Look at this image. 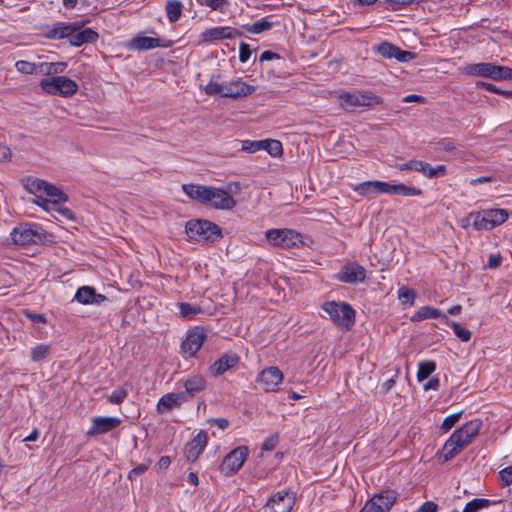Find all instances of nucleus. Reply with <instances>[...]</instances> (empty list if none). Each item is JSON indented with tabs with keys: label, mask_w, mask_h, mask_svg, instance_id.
Instances as JSON below:
<instances>
[{
	"label": "nucleus",
	"mask_w": 512,
	"mask_h": 512,
	"mask_svg": "<svg viewBox=\"0 0 512 512\" xmlns=\"http://www.w3.org/2000/svg\"><path fill=\"white\" fill-rule=\"evenodd\" d=\"M171 46L170 41H166L163 43L158 38H153L145 35H137L133 37L128 44L129 49L136 51H145L150 50L157 47L168 48Z\"/></svg>",
	"instance_id": "obj_23"
},
{
	"label": "nucleus",
	"mask_w": 512,
	"mask_h": 512,
	"mask_svg": "<svg viewBox=\"0 0 512 512\" xmlns=\"http://www.w3.org/2000/svg\"><path fill=\"white\" fill-rule=\"evenodd\" d=\"M444 317H447V315L442 313L441 310L431 307V306H422L417 312H415L411 316V321L412 322H421L425 319H437V318H441L444 321Z\"/></svg>",
	"instance_id": "obj_30"
},
{
	"label": "nucleus",
	"mask_w": 512,
	"mask_h": 512,
	"mask_svg": "<svg viewBox=\"0 0 512 512\" xmlns=\"http://www.w3.org/2000/svg\"><path fill=\"white\" fill-rule=\"evenodd\" d=\"M272 27L273 23L268 21L266 18H262L251 25H243V29L251 34H260L262 32L270 30Z\"/></svg>",
	"instance_id": "obj_38"
},
{
	"label": "nucleus",
	"mask_w": 512,
	"mask_h": 512,
	"mask_svg": "<svg viewBox=\"0 0 512 512\" xmlns=\"http://www.w3.org/2000/svg\"><path fill=\"white\" fill-rule=\"evenodd\" d=\"M398 299L403 305L413 306L416 299V292L406 286H401L397 291Z\"/></svg>",
	"instance_id": "obj_41"
},
{
	"label": "nucleus",
	"mask_w": 512,
	"mask_h": 512,
	"mask_svg": "<svg viewBox=\"0 0 512 512\" xmlns=\"http://www.w3.org/2000/svg\"><path fill=\"white\" fill-rule=\"evenodd\" d=\"M263 148L262 150L267 151V153L272 157H279L283 154L282 143L279 140L275 139H266L263 140Z\"/></svg>",
	"instance_id": "obj_43"
},
{
	"label": "nucleus",
	"mask_w": 512,
	"mask_h": 512,
	"mask_svg": "<svg viewBox=\"0 0 512 512\" xmlns=\"http://www.w3.org/2000/svg\"><path fill=\"white\" fill-rule=\"evenodd\" d=\"M25 188L29 193L34 195L42 194L50 198L53 204L66 202L68 196L59 188L42 179L28 177L25 182Z\"/></svg>",
	"instance_id": "obj_8"
},
{
	"label": "nucleus",
	"mask_w": 512,
	"mask_h": 512,
	"mask_svg": "<svg viewBox=\"0 0 512 512\" xmlns=\"http://www.w3.org/2000/svg\"><path fill=\"white\" fill-rule=\"evenodd\" d=\"M179 308V315L180 317L188 320L195 319V317L202 313L203 310L198 305H193L190 303L182 302L177 304Z\"/></svg>",
	"instance_id": "obj_37"
},
{
	"label": "nucleus",
	"mask_w": 512,
	"mask_h": 512,
	"mask_svg": "<svg viewBox=\"0 0 512 512\" xmlns=\"http://www.w3.org/2000/svg\"><path fill=\"white\" fill-rule=\"evenodd\" d=\"M422 169L419 167L418 172L422 173L428 179L442 177L446 174L447 168L445 165H437L432 167L429 163L421 161Z\"/></svg>",
	"instance_id": "obj_35"
},
{
	"label": "nucleus",
	"mask_w": 512,
	"mask_h": 512,
	"mask_svg": "<svg viewBox=\"0 0 512 512\" xmlns=\"http://www.w3.org/2000/svg\"><path fill=\"white\" fill-rule=\"evenodd\" d=\"M422 194H423L422 190L417 187H414V186H408L403 183L395 184V186H394V194L393 195L414 197V196H421Z\"/></svg>",
	"instance_id": "obj_40"
},
{
	"label": "nucleus",
	"mask_w": 512,
	"mask_h": 512,
	"mask_svg": "<svg viewBox=\"0 0 512 512\" xmlns=\"http://www.w3.org/2000/svg\"><path fill=\"white\" fill-rule=\"evenodd\" d=\"M40 87L49 95H58L62 97H71L76 94L78 90V84L66 76H55L52 78L42 79Z\"/></svg>",
	"instance_id": "obj_7"
},
{
	"label": "nucleus",
	"mask_w": 512,
	"mask_h": 512,
	"mask_svg": "<svg viewBox=\"0 0 512 512\" xmlns=\"http://www.w3.org/2000/svg\"><path fill=\"white\" fill-rule=\"evenodd\" d=\"M24 315L27 319H29L33 323H42L45 324L47 322V318L44 314L37 313L30 310H25Z\"/></svg>",
	"instance_id": "obj_54"
},
{
	"label": "nucleus",
	"mask_w": 512,
	"mask_h": 512,
	"mask_svg": "<svg viewBox=\"0 0 512 512\" xmlns=\"http://www.w3.org/2000/svg\"><path fill=\"white\" fill-rule=\"evenodd\" d=\"M128 395V391L126 388L124 387H118L117 389H115L109 396H108V401L111 403V404H116V405H119L121 404L124 399L127 397Z\"/></svg>",
	"instance_id": "obj_48"
},
{
	"label": "nucleus",
	"mask_w": 512,
	"mask_h": 512,
	"mask_svg": "<svg viewBox=\"0 0 512 512\" xmlns=\"http://www.w3.org/2000/svg\"><path fill=\"white\" fill-rule=\"evenodd\" d=\"M436 370L434 361H422L418 364L417 379L423 381L427 379Z\"/></svg>",
	"instance_id": "obj_44"
},
{
	"label": "nucleus",
	"mask_w": 512,
	"mask_h": 512,
	"mask_svg": "<svg viewBox=\"0 0 512 512\" xmlns=\"http://www.w3.org/2000/svg\"><path fill=\"white\" fill-rule=\"evenodd\" d=\"M499 478L505 486L512 484V465L499 471Z\"/></svg>",
	"instance_id": "obj_56"
},
{
	"label": "nucleus",
	"mask_w": 512,
	"mask_h": 512,
	"mask_svg": "<svg viewBox=\"0 0 512 512\" xmlns=\"http://www.w3.org/2000/svg\"><path fill=\"white\" fill-rule=\"evenodd\" d=\"M374 50L380 54L383 58L391 59L395 58L399 62H409L415 58V54L400 49L398 46L384 41L378 44Z\"/></svg>",
	"instance_id": "obj_18"
},
{
	"label": "nucleus",
	"mask_w": 512,
	"mask_h": 512,
	"mask_svg": "<svg viewBox=\"0 0 512 512\" xmlns=\"http://www.w3.org/2000/svg\"><path fill=\"white\" fill-rule=\"evenodd\" d=\"M444 323L453 329L454 334L463 342H468L471 339V332L462 327L459 323L444 317Z\"/></svg>",
	"instance_id": "obj_39"
},
{
	"label": "nucleus",
	"mask_w": 512,
	"mask_h": 512,
	"mask_svg": "<svg viewBox=\"0 0 512 512\" xmlns=\"http://www.w3.org/2000/svg\"><path fill=\"white\" fill-rule=\"evenodd\" d=\"M491 229L503 224L508 219V212L505 209H485Z\"/></svg>",
	"instance_id": "obj_32"
},
{
	"label": "nucleus",
	"mask_w": 512,
	"mask_h": 512,
	"mask_svg": "<svg viewBox=\"0 0 512 512\" xmlns=\"http://www.w3.org/2000/svg\"><path fill=\"white\" fill-rule=\"evenodd\" d=\"M242 35L243 33L234 27L219 26L206 29L200 34V37L203 42L211 43L217 40L234 39Z\"/></svg>",
	"instance_id": "obj_19"
},
{
	"label": "nucleus",
	"mask_w": 512,
	"mask_h": 512,
	"mask_svg": "<svg viewBox=\"0 0 512 512\" xmlns=\"http://www.w3.org/2000/svg\"><path fill=\"white\" fill-rule=\"evenodd\" d=\"M263 143H264L263 140H259V141L245 140L242 142V150L246 151L248 153H254V152L260 151L264 147Z\"/></svg>",
	"instance_id": "obj_52"
},
{
	"label": "nucleus",
	"mask_w": 512,
	"mask_h": 512,
	"mask_svg": "<svg viewBox=\"0 0 512 512\" xmlns=\"http://www.w3.org/2000/svg\"><path fill=\"white\" fill-rule=\"evenodd\" d=\"M468 220L472 221V226L476 230H491L485 210L470 213Z\"/></svg>",
	"instance_id": "obj_34"
},
{
	"label": "nucleus",
	"mask_w": 512,
	"mask_h": 512,
	"mask_svg": "<svg viewBox=\"0 0 512 512\" xmlns=\"http://www.w3.org/2000/svg\"><path fill=\"white\" fill-rule=\"evenodd\" d=\"M490 505V500L485 498H474L469 501L462 512H478L479 510L486 508Z\"/></svg>",
	"instance_id": "obj_46"
},
{
	"label": "nucleus",
	"mask_w": 512,
	"mask_h": 512,
	"mask_svg": "<svg viewBox=\"0 0 512 512\" xmlns=\"http://www.w3.org/2000/svg\"><path fill=\"white\" fill-rule=\"evenodd\" d=\"M277 443H278V437H276V436L268 437L265 439V441L262 444V450L272 451L275 449Z\"/></svg>",
	"instance_id": "obj_60"
},
{
	"label": "nucleus",
	"mask_w": 512,
	"mask_h": 512,
	"mask_svg": "<svg viewBox=\"0 0 512 512\" xmlns=\"http://www.w3.org/2000/svg\"><path fill=\"white\" fill-rule=\"evenodd\" d=\"M11 155L10 148L0 144V162L10 160Z\"/></svg>",
	"instance_id": "obj_64"
},
{
	"label": "nucleus",
	"mask_w": 512,
	"mask_h": 512,
	"mask_svg": "<svg viewBox=\"0 0 512 512\" xmlns=\"http://www.w3.org/2000/svg\"><path fill=\"white\" fill-rule=\"evenodd\" d=\"M207 442V433L203 430L199 431L197 435L185 446L184 453L187 461L195 462L204 451Z\"/></svg>",
	"instance_id": "obj_21"
},
{
	"label": "nucleus",
	"mask_w": 512,
	"mask_h": 512,
	"mask_svg": "<svg viewBox=\"0 0 512 512\" xmlns=\"http://www.w3.org/2000/svg\"><path fill=\"white\" fill-rule=\"evenodd\" d=\"M417 0H383L384 3L387 4L386 8L392 11L399 10L404 6L413 4Z\"/></svg>",
	"instance_id": "obj_53"
},
{
	"label": "nucleus",
	"mask_w": 512,
	"mask_h": 512,
	"mask_svg": "<svg viewBox=\"0 0 512 512\" xmlns=\"http://www.w3.org/2000/svg\"><path fill=\"white\" fill-rule=\"evenodd\" d=\"M249 454L247 446H238L230 451L222 460L219 471L224 476L236 474L243 466Z\"/></svg>",
	"instance_id": "obj_10"
},
{
	"label": "nucleus",
	"mask_w": 512,
	"mask_h": 512,
	"mask_svg": "<svg viewBox=\"0 0 512 512\" xmlns=\"http://www.w3.org/2000/svg\"><path fill=\"white\" fill-rule=\"evenodd\" d=\"M295 504V497L289 490H281L273 494L266 502L265 508L270 512H291Z\"/></svg>",
	"instance_id": "obj_15"
},
{
	"label": "nucleus",
	"mask_w": 512,
	"mask_h": 512,
	"mask_svg": "<svg viewBox=\"0 0 512 512\" xmlns=\"http://www.w3.org/2000/svg\"><path fill=\"white\" fill-rule=\"evenodd\" d=\"M238 362L239 357L236 353H225L211 365L210 372L215 377L220 376L235 367Z\"/></svg>",
	"instance_id": "obj_26"
},
{
	"label": "nucleus",
	"mask_w": 512,
	"mask_h": 512,
	"mask_svg": "<svg viewBox=\"0 0 512 512\" xmlns=\"http://www.w3.org/2000/svg\"><path fill=\"white\" fill-rule=\"evenodd\" d=\"M70 45L80 47L83 44L94 43L98 40L99 34L92 28H85L79 31V28L68 36Z\"/></svg>",
	"instance_id": "obj_28"
},
{
	"label": "nucleus",
	"mask_w": 512,
	"mask_h": 512,
	"mask_svg": "<svg viewBox=\"0 0 512 512\" xmlns=\"http://www.w3.org/2000/svg\"><path fill=\"white\" fill-rule=\"evenodd\" d=\"M283 373L276 366L263 369L257 376V382L265 392H275L283 381Z\"/></svg>",
	"instance_id": "obj_14"
},
{
	"label": "nucleus",
	"mask_w": 512,
	"mask_h": 512,
	"mask_svg": "<svg viewBox=\"0 0 512 512\" xmlns=\"http://www.w3.org/2000/svg\"><path fill=\"white\" fill-rule=\"evenodd\" d=\"M67 68L66 62H41L38 63V74L50 76L63 73Z\"/></svg>",
	"instance_id": "obj_31"
},
{
	"label": "nucleus",
	"mask_w": 512,
	"mask_h": 512,
	"mask_svg": "<svg viewBox=\"0 0 512 512\" xmlns=\"http://www.w3.org/2000/svg\"><path fill=\"white\" fill-rule=\"evenodd\" d=\"M207 204L215 209L230 210L235 207L236 200L226 190L210 186Z\"/></svg>",
	"instance_id": "obj_17"
},
{
	"label": "nucleus",
	"mask_w": 512,
	"mask_h": 512,
	"mask_svg": "<svg viewBox=\"0 0 512 512\" xmlns=\"http://www.w3.org/2000/svg\"><path fill=\"white\" fill-rule=\"evenodd\" d=\"M502 256L500 253L490 254L485 268L496 269L502 263Z\"/></svg>",
	"instance_id": "obj_58"
},
{
	"label": "nucleus",
	"mask_w": 512,
	"mask_h": 512,
	"mask_svg": "<svg viewBox=\"0 0 512 512\" xmlns=\"http://www.w3.org/2000/svg\"><path fill=\"white\" fill-rule=\"evenodd\" d=\"M10 236L15 245L27 247L42 243L45 239V232L37 224L25 223L14 227Z\"/></svg>",
	"instance_id": "obj_5"
},
{
	"label": "nucleus",
	"mask_w": 512,
	"mask_h": 512,
	"mask_svg": "<svg viewBox=\"0 0 512 512\" xmlns=\"http://www.w3.org/2000/svg\"><path fill=\"white\" fill-rule=\"evenodd\" d=\"M335 279L348 284L361 283L366 279V269L356 262H349L335 275Z\"/></svg>",
	"instance_id": "obj_13"
},
{
	"label": "nucleus",
	"mask_w": 512,
	"mask_h": 512,
	"mask_svg": "<svg viewBox=\"0 0 512 512\" xmlns=\"http://www.w3.org/2000/svg\"><path fill=\"white\" fill-rule=\"evenodd\" d=\"M481 427V420L473 419L463 424L459 429L455 430L444 444V460L447 461L452 459L455 455L467 447L478 435Z\"/></svg>",
	"instance_id": "obj_1"
},
{
	"label": "nucleus",
	"mask_w": 512,
	"mask_h": 512,
	"mask_svg": "<svg viewBox=\"0 0 512 512\" xmlns=\"http://www.w3.org/2000/svg\"><path fill=\"white\" fill-rule=\"evenodd\" d=\"M207 335L203 328L190 330L181 344V351L186 357L194 356L203 345Z\"/></svg>",
	"instance_id": "obj_16"
},
{
	"label": "nucleus",
	"mask_w": 512,
	"mask_h": 512,
	"mask_svg": "<svg viewBox=\"0 0 512 512\" xmlns=\"http://www.w3.org/2000/svg\"><path fill=\"white\" fill-rule=\"evenodd\" d=\"M419 167L422 168L421 160H410L408 162L399 164L397 166V169L400 170V171L413 170V171L418 172Z\"/></svg>",
	"instance_id": "obj_57"
},
{
	"label": "nucleus",
	"mask_w": 512,
	"mask_h": 512,
	"mask_svg": "<svg viewBox=\"0 0 512 512\" xmlns=\"http://www.w3.org/2000/svg\"><path fill=\"white\" fill-rule=\"evenodd\" d=\"M462 411L448 415L442 422L441 429L444 433L448 432L460 419Z\"/></svg>",
	"instance_id": "obj_51"
},
{
	"label": "nucleus",
	"mask_w": 512,
	"mask_h": 512,
	"mask_svg": "<svg viewBox=\"0 0 512 512\" xmlns=\"http://www.w3.org/2000/svg\"><path fill=\"white\" fill-rule=\"evenodd\" d=\"M251 49L250 46L245 43L241 42L239 45V60L241 63H246L249 58L251 57Z\"/></svg>",
	"instance_id": "obj_55"
},
{
	"label": "nucleus",
	"mask_w": 512,
	"mask_h": 512,
	"mask_svg": "<svg viewBox=\"0 0 512 512\" xmlns=\"http://www.w3.org/2000/svg\"><path fill=\"white\" fill-rule=\"evenodd\" d=\"M197 2L202 6L221 12H223L224 7L228 4L227 0H197Z\"/></svg>",
	"instance_id": "obj_50"
},
{
	"label": "nucleus",
	"mask_w": 512,
	"mask_h": 512,
	"mask_svg": "<svg viewBox=\"0 0 512 512\" xmlns=\"http://www.w3.org/2000/svg\"><path fill=\"white\" fill-rule=\"evenodd\" d=\"M462 72L469 76L490 78L495 81L512 80V68L488 62L468 64Z\"/></svg>",
	"instance_id": "obj_2"
},
{
	"label": "nucleus",
	"mask_w": 512,
	"mask_h": 512,
	"mask_svg": "<svg viewBox=\"0 0 512 512\" xmlns=\"http://www.w3.org/2000/svg\"><path fill=\"white\" fill-rule=\"evenodd\" d=\"M51 353V346L48 344H37L31 349V360L34 362L43 361Z\"/></svg>",
	"instance_id": "obj_42"
},
{
	"label": "nucleus",
	"mask_w": 512,
	"mask_h": 512,
	"mask_svg": "<svg viewBox=\"0 0 512 512\" xmlns=\"http://www.w3.org/2000/svg\"><path fill=\"white\" fill-rule=\"evenodd\" d=\"M378 187L379 180H370L358 183L353 187V191L360 196H367L369 194H379Z\"/></svg>",
	"instance_id": "obj_36"
},
{
	"label": "nucleus",
	"mask_w": 512,
	"mask_h": 512,
	"mask_svg": "<svg viewBox=\"0 0 512 512\" xmlns=\"http://www.w3.org/2000/svg\"><path fill=\"white\" fill-rule=\"evenodd\" d=\"M183 5L179 0H168L166 2L165 10L170 23L177 22L182 16Z\"/></svg>",
	"instance_id": "obj_33"
},
{
	"label": "nucleus",
	"mask_w": 512,
	"mask_h": 512,
	"mask_svg": "<svg viewBox=\"0 0 512 512\" xmlns=\"http://www.w3.org/2000/svg\"><path fill=\"white\" fill-rule=\"evenodd\" d=\"M476 86L478 88H482V89H485L489 92H492V93H496V94H500V95H503L505 97H512V91L510 90H501L499 88H497L495 85L491 84V83H487V82H477Z\"/></svg>",
	"instance_id": "obj_49"
},
{
	"label": "nucleus",
	"mask_w": 512,
	"mask_h": 512,
	"mask_svg": "<svg viewBox=\"0 0 512 512\" xmlns=\"http://www.w3.org/2000/svg\"><path fill=\"white\" fill-rule=\"evenodd\" d=\"M265 237L272 245L283 249L299 248L304 245L302 234L293 229H269Z\"/></svg>",
	"instance_id": "obj_6"
},
{
	"label": "nucleus",
	"mask_w": 512,
	"mask_h": 512,
	"mask_svg": "<svg viewBox=\"0 0 512 512\" xmlns=\"http://www.w3.org/2000/svg\"><path fill=\"white\" fill-rule=\"evenodd\" d=\"M322 309L338 327L349 330L354 325L355 311L350 304L327 301L322 304Z\"/></svg>",
	"instance_id": "obj_4"
},
{
	"label": "nucleus",
	"mask_w": 512,
	"mask_h": 512,
	"mask_svg": "<svg viewBox=\"0 0 512 512\" xmlns=\"http://www.w3.org/2000/svg\"><path fill=\"white\" fill-rule=\"evenodd\" d=\"M183 192L192 200H196L202 204H207L210 186L198 184H184Z\"/></svg>",
	"instance_id": "obj_29"
},
{
	"label": "nucleus",
	"mask_w": 512,
	"mask_h": 512,
	"mask_svg": "<svg viewBox=\"0 0 512 512\" xmlns=\"http://www.w3.org/2000/svg\"><path fill=\"white\" fill-rule=\"evenodd\" d=\"M344 109L353 111L356 107H371L382 103V98L371 92L352 94L343 93L340 95Z\"/></svg>",
	"instance_id": "obj_11"
},
{
	"label": "nucleus",
	"mask_w": 512,
	"mask_h": 512,
	"mask_svg": "<svg viewBox=\"0 0 512 512\" xmlns=\"http://www.w3.org/2000/svg\"><path fill=\"white\" fill-rule=\"evenodd\" d=\"M186 402L185 395L181 394V392L166 393L158 400L156 410L160 414L167 413L180 409Z\"/></svg>",
	"instance_id": "obj_22"
},
{
	"label": "nucleus",
	"mask_w": 512,
	"mask_h": 512,
	"mask_svg": "<svg viewBox=\"0 0 512 512\" xmlns=\"http://www.w3.org/2000/svg\"><path fill=\"white\" fill-rule=\"evenodd\" d=\"M394 186H395V184H390L388 182L379 181V187H378L379 194L393 195L394 194Z\"/></svg>",
	"instance_id": "obj_59"
},
{
	"label": "nucleus",
	"mask_w": 512,
	"mask_h": 512,
	"mask_svg": "<svg viewBox=\"0 0 512 512\" xmlns=\"http://www.w3.org/2000/svg\"><path fill=\"white\" fill-rule=\"evenodd\" d=\"M74 300L82 305H101L107 297L96 292L94 287L82 286L75 293Z\"/></svg>",
	"instance_id": "obj_24"
},
{
	"label": "nucleus",
	"mask_w": 512,
	"mask_h": 512,
	"mask_svg": "<svg viewBox=\"0 0 512 512\" xmlns=\"http://www.w3.org/2000/svg\"><path fill=\"white\" fill-rule=\"evenodd\" d=\"M279 58H280L279 54L274 53L270 50H266L261 53V55L259 57V61L264 62V61H270V60L279 59Z\"/></svg>",
	"instance_id": "obj_62"
},
{
	"label": "nucleus",
	"mask_w": 512,
	"mask_h": 512,
	"mask_svg": "<svg viewBox=\"0 0 512 512\" xmlns=\"http://www.w3.org/2000/svg\"><path fill=\"white\" fill-rule=\"evenodd\" d=\"M148 469V465L146 464H139L138 466H136L135 468H133L130 472H129V478L132 479L134 476H139V475H142L143 473L146 472V470Z\"/></svg>",
	"instance_id": "obj_63"
},
{
	"label": "nucleus",
	"mask_w": 512,
	"mask_h": 512,
	"mask_svg": "<svg viewBox=\"0 0 512 512\" xmlns=\"http://www.w3.org/2000/svg\"><path fill=\"white\" fill-rule=\"evenodd\" d=\"M78 29L77 24H70L66 22H55L51 27H46V31L43 36L50 40H61L68 38L72 32Z\"/></svg>",
	"instance_id": "obj_25"
},
{
	"label": "nucleus",
	"mask_w": 512,
	"mask_h": 512,
	"mask_svg": "<svg viewBox=\"0 0 512 512\" xmlns=\"http://www.w3.org/2000/svg\"><path fill=\"white\" fill-rule=\"evenodd\" d=\"M17 71L23 74H38V63L19 60L15 63Z\"/></svg>",
	"instance_id": "obj_47"
},
{
	"label": "nucleus",
	"mask_w": 512,
	"mask_h": 512,
	"mask_svg": "<svg viewBox=\"0 0 512 512\" xmlns=\"http://www.w3.org/2000/svg\"><path fill=\"white\" fill-rule=\"evenodd\" d=\"M122 420L116 416H95L91 419V426L87 431L89 437H96L118 428Z\"/></svg>",
	"instance_id": "obj_12"
},
{
	"label": "nucleus",
	"mask_w": 512,
	"mask_h": 512,
	"mask_svg": "<svg viewBox=\"0 0 512 512\" xmlns=\"http://www.w3.org/2000/svg\"><path fill=\"white\" fill-rule=\"evenodd\" d=\"M437 510L438 505L433 501H426L419 508V512H437Z\"/></svg>",
	"instance_id": "obj_61"
},
{
	"label": "nucleus",
	"mask_w": 512,
	"mask_h": 512,
	"mask_svg": "<svg viewBox=\"0 0 512 512\" xmlns=\"http://www.w3.org/2000/svg\"><path fill=\"white\" fill-rule=\"evenodd\" d=\"M399 493L393 489H386L375 493L359 512H389L397 502Z\"/></svg>",
	"instance_id": "obj_9"
},
{
	"label": "nucleus",
	"mask_w": 512,
	"mask_h": 512,
	"mask_svg": "<svg viewBox=\"0 0 512 512\" xmlns=\"http://www.w3.org/2000/svg\"><path fill=\"white\" fill-rule=\"evenodd\" d=\"M185 230L187 236L197 242H215L221 238L220 227L209 220H190Z\"/></svg>",
	"instance_id": "obj_3"
},
{
	"label": "nucleus",
	"mask_w": 512,
	"mask_h": 512,
	"mask_svg": "<svg viewBox=\"0 0 512 512\" xmlns=\"http://www.w3.org/2000/svg\"><path fill=\"white\" fill-rule=\"evenodd\" d=\"M219 76H212L208 84L205 86L204 91L207 95H220L223 97L225 83H219L217 79Z\"/></svg>",
	"instance_id": "obj_45"
},
{
	"label": "nucleus",
	"mask_w": 512,
	"mask_h": 512,
	"mask_svg": "<svg viewBox=\"0 0 512 512\" xmlns=\"http://www.w3.org/2000/svg\"><path fill=\"white\" fill-rule=\"evenodd\" d=\"M184 388L185 391H181V394L185 395V399L188 402L207 388V381L201 375H192L184 381Z\"/></svg>",
	"instance_id": "obj_27"
},
{
	"label": "nucleus",
	"mask_w": 512,
	"mask_h": 512,
	"mask_svg": "<svg viewBox=\"0 0 512 512\" xmlns=\"http://www.w3.org/2000/svg\"><path fill=\"white\" fill-rule=\"evenodd\" d=\"M256 87L243 82L241 79L225 82L224 98H245L255 92Z\"/></svg>",
	"instance_id": "obj_20"
}]
</instances>
